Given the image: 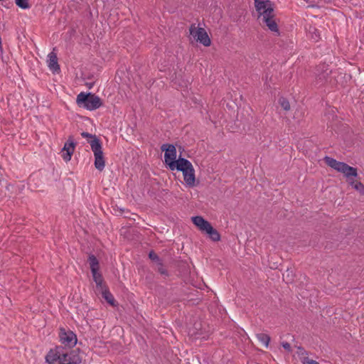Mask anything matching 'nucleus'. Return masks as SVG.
I'll return each instance as SVG.
<instances>
[{"instance_id": "1", "label": "nucleus", "mask_w": 364, "mask_h": 364, "mask_svg": "<svg viewBox=\"0 0 364 364\" xmlns=\"http://www.w3.org/2000/svg\"><path fill=\"white\" fill-rule=\"evenodd\" d=\"M255 6L259 14L258 19L260 23L267 26L271 31L279 33L271 1L269 0H255Z\"/></svg>"}, {"instance_id": "2", "label": "nucleus", "mask_w": 364, "mask_h": 364, "mask_svg": "<svg viewBox=\"0 0 364 364\" xmlns=\"http://www.w3.org/2000/svg\"><path fill=\"white\" fill-rule=\"evenodd\" d=\"M46 360L49 364H77L81 362V358L75 351L69 352L61 346L51 349Z\"/></svg>"}, {"instance_id": "3", "label": "nucleus", "mask_w": 364, "mask_h": 364, "mask_svg": "<svg viewBox=\"0 0 364 364\" xmlns=\"http://www.w3.org/2000/svg\"><path fill=\"white\" fill-rule=\"evenodd\" d=\"M172 166L174 164H172ZM175 170L183 173L184 181L188 187H194L196 186V176L194 168L188 159L179 157L178 164H175Z\"/></svg>"}, {"instance_id": "4", "label": "nucleus", "mask_w": 364, "mask_h": 364, "mask_svg": "<svg viewBox=\"0 0 364 364\" xmlns=\"http://www.w3.org/2000/svg\"><path fill=\"white\" fill-rule=\"evenodd\" d=\"M76 102L80 107L90 111L95 110L102 105L101 99L91 92H80L77 96Z\"/></svg>"}, {"instance_id": "5", "label": "nucleus", "mask_w": 364, "mask_h": 364, "mask_svg": "<svg viewBox=\"0 0 364 364\" xmlns=\"http://www.w3.org/2000/svg\"><path fill=\"white\" fill-rule=\"evenodd\" d=\"M323 160L328 166L343 173L347 178H349L351 176L356 177L358 175L357 169L355 168L350 166L344 162L338 161L327 156L324 157Z\"/></svg>"}, {"instance_id": "6", "label": "nucleus", "mask_w": 364, "mask_h": 364, "mask_svg": "<svg viewBox=\"0 0 364 364\" xmlns=\"http://www.w3.org/2000/svg\"><path fill=\"white\" fill-rule=\"evenodd\" d=\"M88 143L90 144L95 156V167L101 171L105 166L102 143L99 139H95L93 141H89Z\"/></svg>"}, {"instance_id": "7", "label": "nucleus", "mask_w": 364, "mask_h": 364, "mask_svg": "<svg viewBox=\"0 0 364 364\" xmlns=\"http://www.w3.org/2000/svg\"><path fill=\"white\" fill-rule=\"evenodd\" d=\"M161 149L165 151L164 160L165 163L168 166L171 171L175 170V166H172V164H178V159L176 160V149L173 144H164L161 146Z\"/></svg>"}, {"instance_id": "8", "label": "nucleus", "mask_w": 364, "mask_h": 364, "mask_svg": "<svg viewBox=\"0 0 364 364\" xmlns=\"http://www.w3.org/2000/svg\"><path fill=\"white\" fill-rule=\"evenodd\" d=\"M190 34L196 41L205 46H209L211 41L208 37L207 32L203 28H198L196 24H191L189 28Z\"/></svg>"}, {"instance_id": "9", "label": "nucleus", "mask_w": 364, "mask_h": 364, "mask_svg": "<svg viewBox=\"0 0 364 364\" xmlns=\"http://www.w3.org/2000/svg\"><path fill=\"white\" fill-rule=\"evenodd\" d=\"M59 338L61 343L68 348H73L77 343V336L70 330L61 328L59 332Z\"/></svg>"}, {"instance_id": "10", "label": "nucleus", "mask_w": 364, "mask_h": 364, "mask_svg": "<svg viewBox=\"0 0 364 364\" xmlns=\"http://www.w3.org/2000/svg\"><path fill=\"white\" fill-rule=\"evenodd\" d=\"M331 73V70L328 65H320L316 69V84L319 86L323 85L328 80L329 75Z\"/></svg>"}, {"instance_id": "11", "label": "nucleus", "mask_w": 364, "mask_h": 364, "mask_svg": "<svg viewBox=\"0 0 364 364\" xmlns=\"http://www.w3.org/2000/svg\"><path fill=\"white\" fill-rule=\"evenodd\" d=\"M75 142L74 139L72 136H70L62 149V157L65 161L68 162L70 161L72 155L75 151Z\"/></svg>"}, {"instance_id": "12", "label": "nucleus", "mask_w": 364, "mask_h": 364, "mask_svg": "<svg viewBox=\"0 0 364 364\" xmlns=\"http://www.w3.org/2000/svg\"><path fill=\"white\" fill-rule=\"evenodd\" d=\"M48 66L53 73L60 71V65L58 63V58L55 53L51 52L48 55Z\"/></svg>"}, {"instance_id": "13", "label": "nucleus", "mask_w": 364, "mask_h": 364, "mask_svg": "<svg viewBox=\"0 0 364 364\" xmlns=\"http://www.w3.org/2000/svg\"><path fill=\"white\" fill-rule=\"evenodd\" d=\"M192 221L193 224L203 232H205L207 229L211 225L208 221L205 220L201 216L192 217Z\"/></svg>"}, {"instance_id": "14", "label": "nucleus", "mask_w": 364, "mask_h": 364, "mask_svg": "<svg viewBox=\"0 0 364 364\" xmlns=\"http://www.w3.org/2000/svg\"><path fill=\"white\" fill-rule=\"evenodd\" d=\"M100 290L102 291V297L106 300V301L112 306H115L114 298L110 291L107 289V287H105Z\"/></svg>"}, {"instance_id": "15", "label": "nucleus", "mask_w": 364, "mask_h": 364, "mask_svg": "<svg viewBox=\"0 0 364 364\" xmlns=\"http://www.w3.org/2000/svg\"><path fill=\"white\" fill-rule=\"evenodd\" d=\"M93 277V280L95 281L96 286L97 288L102 289L106 287L103 284V279L102 274L98 271L91 272Z\"/></svg>"}, {"instance_id": "16", "label": "nucleus", "mask_w": 364, "mask_h": 364, "mask_svg": "<svg viewBox=\"0 0 364 364\" xmlns=\"http://www.w3.org/2000/svg\"><path fill=\"white\" fill-rule=\"evenodd\" d=\"M208 234L209 237L214 242H218L220 240V235L219 232L210 225L205 231Z\"/></svg>"}, {"instance_id": "17", "label": "nucleus", "mask_w": 364, "mask_h": 364, "mask_svg": "<svg viewBox=\"0 0 364 364\" xmlns=\"http://www.w3.org/2000/svg\"><path fill=\"white\" fill-rule=\"evenodd\" d=\"M88 262L90 266L91 272L99 270V262L97 257L93 255H90L88 257Z\"/></svg>"}, {"instance_id": "18", "label": "nucleus", "mask_w": 364, "mask_h": 364, "mask_svg": "<svg viewBox=\"0 0 364 364\" xmlns=\"http://www.w3.org/2000/svg\"><path fill=\"white\" fill-rule=\"evenodd\" d=\"M258 341L263 344L266 348L268 347L269 341H270V337L265 333H257L256 335Z\"/></svg>"}, {"instance_id": "19", "label": "nucleus", "mask_w": 364, "mask_h": 364, "mask_svg": "<svg viewBox=\"0 0 364 364\" xmlns=\"http://www.w3.org/2000/svg\"><path fill=\"white\" fill-rule=\"evenodd\" d=\"M350 185L362 195H364V185L360 181H352Z\"/></svg>"}, {"instance_id": "20", "label": "nucleus", "mask_w": 364, "mask_h": 364, "mask_svg": "<svg viewBox=\"0 0 364 364\" xmlns=\"http://www.w3.org/2000/svg\"><path fill=\"white\" fill-rule=\"evenodd\" d=\"M309 33L311 35V38L314 41H318L320 38V34L318 31L315 27H310L309 28Z\"/></svg>"}, {"instance_id": "21", "label": "nucleus", "mask_w": 364, "mask_h": 364, "mask_svg": "<svg viewBox=\"0 0 364 364\" xmlns=\"http://www.w3.org/2000/svg\"><path fill=\"white\" fill-rule=\"evenodd\" d=\"M15 3L22 9H28L31 7L28 0H15Z\"/></svg>"}, {"instance_id": "22", "label": "nucleus", "mask_w": 364, "mask_h": 364, "mask_svg": "<svg viewBox=\"0 0 364 364\" xmlns=\"http://www.w3.org/2000/svg\"><path fill=\"white\" fill-rule=\"evenodd\" d=\"M279 104L281 105V107L286 111H288L290 109V104L289 102V101L284 98V97H281L279 100Z\"/></svg>"}, {"instance_id": "23", "label": "nucleus", "mask_w": 364, "mask_h": 364, "mask_svg": "<svg viewBox=\"0 0 364 364\" xmlns=\"http://www.w3.org/2000/svg\"><path fill=\"white\" fill-rule=\"evenodd\" d=\"M157 271L163 276L168 277V273L166 268H164L161 261L157 263Z\"/></svg>"}, {"instance_id": "24", "label": "nucleus", "mask_w": 364, "mask_h": 364, "mask_svg": "<svg viewBox=\"0 0 364 364\" xmlns=\"http://www.w3.org/2000/svg\"><path fill=\"white\" fill-rule=\"evenodd\" d=\"M302 364H319L317 361L309 358L307 356H304L300 358Z\"/></svg>"}, {"instance_id": "25", "label": "nucleus", "mask_w": 364, "mask_h": 364, "mask_svg": "<svg viewBox=\"0 0 364 364\" xmlns=\"http://www.w3.org/2000/svg\"><path fill=\"white\" fill-rule=\"evenodd\" d=\"M149 257L151 260L156 262V263H159L161 262L160 258L154 251H151L149 252Z\"/></svg>"}, {"instance_id": "26", "label": "nucleus", "mask_w": 364, "mask_h": 364, "mask_svg": "<svg viewBox=\"0 0 364 364\" xmlns=\"http://www.w3.org/2000/svg\"><path fill=\"white\" fill-rule=\"evenodd\" d=\"M81 136L83 138H90V141H93L95 139H98L96 135L91 134L88 132H83L81 133Z\"/></svg>"}, {"instance_id": "27", "label": "nucleus", "mask_w": 364, "mask_h": 364, "mask_svg": "<svg viewBox=\"0 0 364 364\" xmlns=\"http://www.w3.org/2000/svg\"><path fill=\"white\" fill-rule=\"evenodd\" d=\"M298 354L301 356V358L306 356L308 355L307 352L301 347L298 348Z\"/></svg>"}, {"instance_id": "28", "label": "nucleus", "mask_w": 364, "mask_h": 364, "mask_svg": "<svg viewBox=\"0 0 364 364\" xmlns=\"http://www.w3.org/2000/svg\"><path fill=\"white\" fill-rule=\"evenodd\" d=\"M287 275H286V278H287V283H290L293 281V278L292 277H290V273H292V271L289 272V269L287 270ZM284 277H285V274H283Z\"/></svg>"}, {"instance_id": "29", "label": "nucleus", "mask_w": 364, "mask_h": 364, "mask_svg": "<svg viewBox=\"0 0 364 364\" xmlns=\"http://www.w3.org/2000/svg\"><path fill=\"white\" fill-rule=\"evenodd\" d=\"M282 347H283L286 350H287V351H289H289H291V346H290V344H289V343H287V342H283V343H282Z\"/></svg>"}]
</instances>
